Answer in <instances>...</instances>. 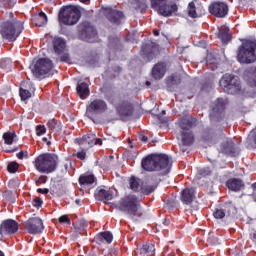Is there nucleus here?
Here are the masks:
<instances>
[{
	"label": "nucleus",
	"mask_w": 256,
	"mask_h": 256,
	"mask_svg": "<svg viewBox=\"0 0 256 256\" xmlns=\"http://www.w3.org/2000/svg\"><path fill=\"white\" fill-rule=\"evenodd\" d=\"M142 168L145 171H160L161 175H167L171 171L169 156L165 154H151L142 160Z\"/></svg>",
	"instance_id": "nucleus-1"
},
{
	"label": "nucleus",
	"mask_w": 256,
	"mask_h": 256,
	"mask_svg": "<svg viewBox=\"0 0 256 256\" xmlns=\"http://www.w3.org/2000/svg\"><path fill=\"white\" fill-rule=\"evenodd\" d=\"M57 165H59V156L53 153L40 154L34 161V166L39 173L46 175L55 172Z\"/></svg>",
	"instance_id": "nucleus-2"
},
{
	"label": "nucleus",
	"mask_w": 256,
	"mask_h": 256,
	"mask_svg": "<svg viewBox=\"0 0 256 256\" xmlns=\"http://www.w3.org/2000/svg\"><path fill=\"white\" fill-rule=\"evenodd\" d=\"M117 209L128 215L130 219H135L139 215V200L135 195L124 196L118 202Z\"/></svg>",
	"instance_id": "nucleus-3"
},
{
	"label": "nucleus",
	"mask_w": 256,
	"mask_h": 256,
	"mask_svg": "<svg viewBox=\"0 0 256 256\" xmlns=\"http://www.w3.org/2000/svg\"><path fill=\"white\" fill-rule=\"evenodd\" d=\"M23 31V24L21 22H4L0 25V33L4 39L8 41H16L17 37Z\"/></svg>",
	"instance_id": "nucleus-4"
},
{
	"label": "nucleus",
	"mask_w": 256,
	"mask_h": 256,
	"mask_svg": "<svg viewBox=\"0 0 256 256\" xmlns=\"http://www.w3.org/2000/svg\"><path fill=\"white\" fill-rule=\"evenodd\" d=\"M237 59L239 63H255L256 43L253 41H248L242 47H240Z\"/></svg>",
	"instance_id": "nucleus-5"
},
{
	"label": "nucleus",
	"mask_w": 256,
	"mask_h": 256,
	"mask_svg": "<svg viewBox=\"0 0 256 256\" xmlns=\"http://www.w3.org/2000/svg\"><path fill=\"white\" fill-rule=\"evenodd\" d=\"M220 87L225 93L234 95V93H239V91H241V82L239 81V77L225 74L220 79Z\"/></svg>",
	"instance_id": "nucleus-6"
},
{
	"label": "nucleus",
	"mask_w": 256,
	"mask_h": 256,
	"mask_svg": "<svg viewBox=\"0 0 256 256\" xmlns=\"http://www.w3.org/2000/svg\"><path fill=\"white\" fill-rule=\"evenodd\" d=\"M30 69L34 77L37 79H43L45 75H49V73H51V69H53V62L49 60V58H40L30 67Z\"/></svg>",
	"instance_id": "nucleus-7"
},
{
	"label": "nucleus",
	"mask_w": 256,
	"mask_h": 256,
	"mask_svg": "<svg viewBox=\"0 0 256 256\" xmlns=\"http://www.w3.org/2000/svg\"><path fill=\"white\" fill-rule=\"evenodd\" d=\"M151 5L163 17H169L173 13H177V4L175 3L166 4L165 0H151Z\"/></svg>",
	"instance_id": "nucleus-8"
},
{
	"label": "nucleus",
	"mask_w": 256,
	"mask_h": 256,
	"mask_svg": "<svg viewBox=\"0 0 256 256\" xmlns=\"http://www.w3.org/2000/svg\"><path fill=\"white\" fill-rule=\"evenodd\" d=\"M107 111V103L101 99L92 101L86 108V117L93 119V115H99Z\"/></svg>",
	"instance_id": "nucleus-9"
},
{
	"label": "nucleus",
	"mask_w": 256,
	"mask_h": 256,
	"mask_svg": "<svg viewBox=\"0 0 256 256\" xmlns=\"http://www.w3.org/2000/svg\"><path fill=\"white\" fill-rule=\"evenodd\" d=\"M24 227L30 235H39V233H43V229L45 226L43 225V220L39 217H33L28 219L24 223Z\"/></svg>",
	"instance_id": "nucleus-10"
},
{
	"label": "nucleus",
	"mask_w": 256,
	"mask_h": 256,
	"mask_svg": "<svg viewBox=\"0 0 256 256\" xmlns=\"http://www.w3.org/2000/svg\"><path fill=\"white\" fill-rule=\"evenodd\" d=\"M78 33L80 38L84 39V41H88L89 43H93L95 37H97V32L95 28L89 22H83L78 26Z\"/></svg>",
	"instance_id": "nucleus-11"
},
{
	"label": "nucleus",
	"mask_w": 256,
	"mask_h": 256,
	"mask_svg": "<svg viewBox=\"0 0 256 256\" xmlns=\"http://www.w3.org/2000/svg\"><path fill=\"white\" fill-rule=\"evenodd\" d=\"M81 19V11L76 6L65 7V24L75 25Z\"/></svg>",
	"instance_id": "nucleus-12"
},
{
	"label": "nucleus",
	"mask_w": 256,
	"mask_h": 256,
	"mask_svg": "<svg viewBox=\"0 0 256 256\" xmlns=\"http://www.w3.org/2000/svg\"><path fill=\"white\" fill-rule=\"evenodd\" d=\"M19 231V223L15 220H4L0 225V235L5 237L7 235H15Z\"/></svg>",
	"instance_id": "nucleus-13"
},
{
	"label": "nucleus",
	"mask_w": 256,
	"mask_h": 256,
	"mask_svg": "<svg viewBox=\"0 0 256 256\" xmlns=\"http://www.w3.org/2000/svg\"><path fill=\"white\" fill-rule=\"evenodd\" d=\"M209 11L215 17L223 18L229 13V6L223 2H215L209 6Z\"/></svg>",
	"instance_id": "nucleus-14"
},
{
	"label": "nucleus",
	"mask_w": 256,
	"mask_h": 256,
	"mask_svg": "<svg viewBox=\"0 0 256 256\" xmlns=\"http://www.w3.org/2000/svg\"><path fill=\"white\" fill-rule=\"evenodd\" d=\"M227 105V100L223 98H218L214 103L211 105V112L210 117L215 118L219 117L225 111V106Z\"/></svg>",
	"instance_id": "nucleus-15"
},
{
	"label": "nucleus",
	"mask_w": 256,
	"mask_h": 256,
	"mask_svg": "<svg viewBox=\"0 0 256 256\" xmlns=\"http://www.w3.org/2000/svg\"><path fill=\"white\" fill-rule=\"evenodd\" d=\"M220 151L222 153H226V155H231L232 157H235V155H239V151L235 147V143H233V140L226 139L223 141V143L220 145Z\"/></svg>",
	"instance_id": "nucleus-16"
},
{
	"label": "nucleus",
	"mask_w": 256,
	"mask_h": 256,
	"mask_svg": "<svg viewBox=\"0 0 256 256\" xmlns=\"http://www.w3.org/2000/svg\"><path fill=\"white\" fill-rule=\"evenodd\" d=\"M94 197L98 201H111L113 200V191L106 190L104 186H100L95 190Z\"/></svg>",
	"instance_id": "nucleus-17"
},
{
	"label": "nucleus",
	"mask_w": 256,
	"mask_h": 256,
	"mask_svg": "<svg viewBox=\"0 0 256 256\" xmlns=\"http://www.w3.org/2000/svg\"><path fill=\"white\" fill-rule=\"evenodd\" d=\"M52 43L54 52L61 57V61H65V40L61 37H55Z\"/></svg>",
	"instance_id": "nucleus-18"
},
{
	"label": "nucleus",
	"mask_w": 256,
	"mask_h": 256,
	"mask_svg": "<svg viewBox=\"0 0 256 256\" xmlns=\"http://www.w3.org/2000/svg\"><path fill=\"white\" fill-rule=\"evenodd\" d=\"M188 15L192 17V19H197V17H203L205 15V9L201 4L195 5V2H190L188 4Z\"/></svg>",
	"instance_id": "nucleus-19"
},
{
	"label": "nucleus",
	"mask_w": 256,
	"mask_h": 256,
	"mask_svg": "<svg viewBox=\"0 0 256 256\" xmlns=\"http://www.w3.org/2000/svg\"><path fill=\"white\" fill-rule=\"evenodd\" d=\"M79 183L80 185H84V187L91 189V187L97 186V178L92 174H84L80 176Z\"/></svg>",
	"instance_id": "nucleus-20"
},
{
	"label": "nucleus",
	"mask_w": 256,
	"mask_h": 256,
	"mask_svg": "<svg viewBox=\"0 0 256 256\" xmlns=\"http://www.w3.org/2000/svg\"><path fill=\"white\" fill-rule=\"evenodd\" d=\"M137 256H155V245L144 244L142 247L136 249Z\"/></svg>",
	"instance_id": "nucleus-21"
},
{
	"label": "nucleus",
	"mask_w": 256,
	"mask_h": 256,
	"mask_svg": "<svg viewBox=\"0 0 256 256\" xmlns=\"http://www.w3.org/2000/svg\"><path fill=\"white\" fill-rule=\"evenodd\" d=\"M231 211H235V206L232 203H227L224 208L216 209L213 213L215 219H223L226 213L231 215Z\"/></svg>",
	"instance_id": "nucleus-22"
},
{
	"label": "nucleus",
	"mask_w": 256,
	"mask_h": 256,
	"mask_svg": "<svg viewBox=\"0 0 256 256\" xmlns=\"http://www.w3.org/2000/svg\"><path fill=\"white\" fill-rule=\"evenodd\" d=\"M181 199L185 205L193 203L195 201V188H186L182 191Z\"/></svg>",
	"instance_id": "nucleus-23"
},
{
	"label": "nucleus",
	"mask_w": 256,
	"mask_h": 256,
	"mask_svg": "<svg viewBox=\"0 0 256 256\" xmlns=\"http://www.w3.org/2000/svg\"><path fill=\"white\" fill-rule=\"evenodd\" d=\"M166 71L167 66H165V63H158L152 69V77H154V79H163Z\"/></svg>",
	"instance_id": "nucleus-24"
},
{
	"label": "nucleus",
	"mask_w": 256,
	"mask_h": 256,
	"mask_svg": "<svg viewBox=\"0 0 256 256\" xmlns=\"http://www.w3.org/2000/svg\"><path fill=\"white\" fill-rule=\"evenodd\" d=\"M226 187H228L230 191H241L243 187H245V184H243L241 179L232 178L226 182Z\"/></svg>",
	"instance_id": "nucleus-25"
},
{
	"label": "nucleus",
	"mask_w": 256,
	"mask_h": 256,
	"mask_svg": "<svg viewBox=\"0 0 256 256\" xmlns=\"http://www.w3.org/2000/svg\"><path fill=\"white\" fill-rule=\"evenodd\" d=\"M58 23H59V33L65 35V6H62L58 12Z\"/></svg>",
	"instance_id": "nucleus-26"
},
{
	"label": "nucleus",
	"mask_w": 256,
	"mask_h": 256,
	"mask_svg": "<svg viewBox=\"0 0 256 256\" xmlns=\"http://www.w3.org/2000/svg\"><path fill=\"white\" fill-rule=\"evenodd\" d=\"M157 185H158L157 181L153 179H149L146 185L142 187V193H144V195H149L150 193H153V191L157 189Z\"/></svg>",
	"instance_id": "nucleus-27"
},
{
	"label": "nucleus",
	"mask_w": 256,
	"mask_h": 256,
	"mask_svg": "<svg viewBox=\"0 0 256 256\" xmlns=\"http://www.w3.org/2000/svg\"><path fill=\"white\" fill-rule=\"evenodd\" d=\"M77 93L80 99H87V97H89V85L85 82L78 84Z\"/></svg>",
	"instance_id": "nucleus-28"
},
{
	"label": "nucleus",
	"mask_w": 256,
	"mask_h": 256,
	"mask_svg": "<svg viewBox=\"0 0 256 256\" xmlns=\"http://www.w3.org/2000/svg\"><path fill=\"white\" fill-rule=\"evenodd\" d=\"M32 23L36 27H43V25H47V15L45 12H40L38 16L34 17Z\"/></svg>",
	"instance_id": "nucleus-29"
},
{
	"label": "nucleus",
	"mask_w": 256,
	"mask_h": 256,
	"mask_svg": "<svg viewBox=\"0 0 256 256\" xmlns=\"http://www.w3.org/2000/svg\"><path fill=\"white\" fill-rule=\"evenodd\" d=\"M218 39L222 41V43H229L231 39V33H229V29L227 27H222L218 32Z\"/></svg>",
	"instance_id": "nucleus-30"
},
{
	"label": "nucleus",
	"mask_w": 256,
	"mask_h": 256,
	"mask_svg": "<svg viewBox=\"0 0 256 256\" xmlns=\"http://www.w3.org/2000/svg\"><path fill=\"white\" fill-rule=\"evenodd\" d=\"M75 143H78V145H80L84 150H87L95 145V142H89V137L87 136H83L81 139H76Z\"/></svg>",
	"instance_id": "nucleus-31"
},
{
	"label": "nucleus",
	"mask_w": 256,
	"mask_h": 256,
	"mask_svg": "<svg viewBox=\"0 0 256 256\" xmlns=\"http://www.w3.org/2000/svg\"><path fill=\"white\" fill-rule=\"evenodd\" d=\"M117 111H118L119 115H121L122 117H129L133 113L131 105H129V104H124L122 106H118Z\"/></svg>",
	"instance_id": "nucleus-32"
},
{
	"label": "nucleus",
	"mask_w": 256,
	"mask_h": 256,
	"mask_svg": "<svg viewBox=\"0 0 256 256\" xmlns=\"http://www.w3.org/2000/svg\"><path fill=\"white\" fill-rule=\"evenodd\" d=\"M178 125L180 128H182L184 132L189 131V129L193 127V120H190L188 118H182L178 121Z\"/></svg>",
	"instance_id": "nucleus-33"
},
{
	"label": "nucleus",
	"mask_w": 256,
	"mask_h": 256,
	"mask_svg": "<svg viewBox=\"0 0 256 256\" xmlns=\"http://www.w3.org/2000/svg\"><path fill=\"white\" fill-rule=\"evenodd\" d=\"M193 141H194L193 134L189 130L182 132L183 145H187V146L193 145Z\"/></svg>",
	"instance_id": "nucleus-34"
},
{
	"label": "nucleus",
	"mask_w": 256,
	"mask_h": 256,
	"mask_svg": "<svg viewBox=\"0 0 256 256\" xmlns=\"http://www.w3.org/2000/svg\"><path fill=\"white\" fill-rule=\"evenodd\" d=\"M17 134L15 132H6L3 134V140L6 145H13Z\"/></svg>",
	"instance_id": "nucleus-35"
},
{
	"label": "nucleus",
	"mask_w": 256,
	"mask_h": 256,
	"mask_svg": "<svg viewBox=\"0 0 256 256\" xmlns=\"http://www.w3.org/2000/svg\"><path fill=\"white\" fill-rule=\"evenodd\" d=\"M47 127L51 131L59 132L61 131V122H58L56 119H50L47 123Z\"/></svg>",
	"instance_id": "nucleus-36"
},
{
	"label": "nucleus",
	"mask_w": 256,
	"mask_h": 256,
	"mask_svg": "<svg viewBox=\"0 0 256 256\" xmlns=\"http://www.w3.org/2000/svg\"><path fill=\"white\" fill-rule=\"evenodd\" d=\"M98 239H100V241H106V243H112L113 234H111V232H102L98 235Z\"/></svg>",
	"instance_id": "nucleus-37"
},
{
	"label": "nucleus",
	"mask_w": 256,
	"mask_h": 256,
	"mask_svg": "<svg viewBox=\"0 0 256 256\" xmlns=\"http://www.w3.org/2000/svg\"><path fill=\"white\" fill-rule=\"evenodd\" d=\"M123 18V12H119L117 10H110V19L114 21V23H117L119 19Z\"/></svg>",
	"instance_id": "nucleus-38"
},
{
	"label": "nucleus",
	"mask_w": 256,
	"mask_h": 256,
	"mask_svg": "<svg viewBox=\"0 0 256 256\" xmlns=\"http://www.w3.org/2000/svg\"><path fill=\"white\" fill-rule=\"evenodd\" d=\"M20 97L22 101H27V99H31V92L27 89L20 88Z\"/></svg>",
	"instance_id": "nucleus-39"
},
{
	"label": "nucleus",
	"mask_w": 256,
	"mask_h": 256,
	"mask_svg": "<svg viewBox=\"0 0 256 256\" xmlns=\"http://www.w3.org/2000/svg\"><path fill=\"white\" fill-rule=\"evenodd\" d=\"M7 169L9 173H16V171L19 169V164H17V162H12L8 164Z\"/></svg>",
	"instance_id": "nucleus-40"
},
{
	"label": "nucleus",
	"mask_w": 256,
	"mask_h": 256,
	"mask_svg": "<svg viewBox=\"0 0 256 256\" xmlns=\"http://www.w3.org/2000/svg\"><path fill=\"white\" fill-rule=\"evenodd\" d=\"M130 189L132 191H139V182L135 178L130 179Z\"/></svg>",
	"instance_id": "nucleus-41"
},
{
	"label": "nucleus",
	"mask_w": 256,
	"mask_h": 256,
	"mask_svg": "<svg viewBox=\"0 0 256 256\" xmlns=\"http://www.w3.org/2000/svg\"><path fill=\"white\" fill-rule=\"evenodd\" d=\"M47 131V129L45 128V126H37L36 127V135H38V137H41V135H44V133Z\"/></svg>",
	"instance_id": "nucleus-42"
},
{
	"label": "nucleus",
	"mask_w": 256,
	"mask_h": 256,
	"mask_svg": "<svg viewBox=\"0 0 256 256\" xmlns=\"http://www.w3.org/2000/svg\"><path fill=\"white\" fill-rule=\"evenodd\" d=\"M7 65H11L10 59H2L0 61V67H2V69H7Z\"/></svg>",
	"instance_id": "nucleus-43"
},
{
	"label": "nucleus",
	"mask_w": 256,
	"mask_h": 256,
	"mask_svg": "<svg viewBox=\"0 0 256 256\" xmlns=\"http://www.w3.org/2000/svg\"><path fill=\"white\" fill-rule=\"evenodd\" d=\"M18 159H28L29 158V152L27 151H20L17 154Z\"/></svg>",
	"instance_id": "nucleus-44"
},
{
	"label": "nucleus",
	"mask_w": 256,
	"mask_h": 256,
	"mask_svg": "<svg viewBox=\"0 0 256 256\" xmlns=\"http://www.w3.org/2000/svg\"><path fill=\"white\" fill-rule=\"evenodd\" d=\"M208 241L212 245H217V243H219V239H217V237L213 236V234H209Z\"/></svg>",
	"instance_id": "nucleus-45"
},
{
	"label": "nucleus",
	"mask_w": 256,
	"mask_h": 256,
	"mask_svg": "<svg viewBox=\"0 0 256 256\" xmlns=\"http://www.w3.org/2000/svg\"><path fill=\"white\" fill-rule=\"evenodd\" d=\"M86 151H87V150L82 149V151H81V152H78V153H77V157H78V159H81V160L85 159V157H87V153H86Z\"/></svg>",
	"instance_id": "nucleus-46"
},
{
	"label": "nucleus",
	"mask_w": 256,
	"mask_h": 256,
	"mask_svg": "<svg viewBox=\"0 0 256 256\" xmlns=\"http://www.w3.org/2000/svg\"><path fill=\"white\" fill-rule=\"evenodd\" d=\"M37 193H42V195H47V193H49V189H47V188H38Z\"/></svg>",
	"instance_id": "nucleus-47"
},
{
	"label": "nucleus",
	"mask_w": 256,
	"mask_h": 256,
	"mask_svg": "<svg viewBox=\"0 0 256 256\" xmlns=\"http://www.w3.org/2000/svg\"><path fill=\"white\" fill-rule=\"evenodd\" d=\"M41 205H43V202L41 201L40 198H36L34 200V207H41Z\"/></svg>",
	"instance_id": "nucleus-48"
},
{
	"label": "nucleus",
	"mask_w": 256,
	"mask_h": 256,
	"mask_svg": "<svg viewBox=\"0 0 256 256\" xmlns=\"http://www.w3.org/2000/svg\"><path fill=\"white\" fill-rule=\"evenodd\" d=\"M66 161H67V163H68L69 166H67V164H66L65 169H70L71 171H74V169H73V163L71 162V160H66Z\"/></svg>",
	"instance_id": "nucleus-49"
},
{
	"label": "nucleus",
	"mask_w": 256,
	"mask_h": 256,
	"mask_svg": "<svg viewBox=\"0 0 256 256\" xmlns=\"http://www.w3.org/2000/svg\"><path fill=\"white\" fill-rule=\"evenodd\" d=\"M86 137L89 138V143H95V134H90Z\"/></svg>",
	"instance_id": "nucleus-50"
},
{
	"label": "nucleus",
	"mask_w": 256,
	"mask_h": 256,
	"mask_svg": "<svg viewBox=\"0 0 256 256\" xmlns=\"http://www.w3.org/2000/svg\"><path fill=\"white\" fill-rule=\"evenodd\" d=\"M38 181L39 183H47V176H40Z\"/></svg>",
	"instance_id": "nucleus-51"
},
{
	"label": "nucleus",
	"mask_w": 256,
	"mask_h": 256,
	"mask_svg": "<svg viewBox=\"0 0 256 256\" xmlns=\"http://www.w3.org/2000/svg\"><path fill=\"white\" fill-rule=\"evenodd\" d=\"M94 145H103V140H101L99 138L94 140Z\"/></svg>",
	"instance_id": "nucleus-52"
},
{
	"label": "nucleus",
	"mask_w": 256,
	"mask_h": 256,
	"mask_svg": "<svg viewBox=\"0 0 256 256\" xmlns=\"http://www.w3.org/2000/svg\"><path fill=\"white\" fill-rule=\"evenodd\" d=\"M59 223H65V215L59 217Z\"/></svg>",
	"instance_id": "nucleus-53"
},
{
	"label": "nucleus",
	"mask_w": 256,
	"mask_h": 256,
	"mask_svg": "<svg viewBox=\"0 0 256 256\" xmlns=\"http://www.w3.org/2000/svg\"><path fill=\"white\" fill-rule=\"evenodd\" d=\"M66 225H71V220H69V216H65Z\"/></svg>",
	"instance_id": "nucleus-54"
},
{
	"label": "nucleus",
	"mask_w": 256,
	"mask_h": 256,
	"mask_svg": "<svg viewBox=\"0 0 256 256\" xmlns=\"http://www.w3.org/2000/svg\"><path fill=\"white\" fill-rule=\"evenodd\" d=\"M147 136H141V141H143L144 143H147Z\"/></svg>",
	"instance_id": "nucleus-55"
},
{
	"label": "nucleus",
	"mask_w": 256,
	"mask_h": 256,
	"mask_svg": "<svg viewBox=\"0 0 256 256\" xmlns=\"http://www.w3.org/2000/svg\"><path fill=\"white\" fill-rule=\"evenodd\" d=\"M74 203L80 207V205H81V200L76 199V200L74 201Z\"/></svg>",
	"instance_id": "nucleus-56"
},
{
	"label": "nucleus",
	"mask_w": 256,
	"mask_h": 256,
	"mask_svg": "<svg viewBox=\"0 0 256 256\" xmlns=\"http://www.w3.org/2000/svg\"><path fill=\"white\" fill-rule=\"evenodd\" d=\"M153 34L155 35V37L159 36L158 30H154V31H153Z\"/></svg>",
	"instance_id": "nucleus-57"
},
{
	"label": "nucleus",
	"mask_w": 256,
	"mask_h": 256,
	"mask_svg": "<svg viewBox=\"0 0 256 256\" xmlns=\"http://www.w3.org/2000/svg\"><path fill=\"white\" fill-rule=\"evenodd\" d=\"M72 239H77V232H75V235L72 236Z\"/></svg>",
	"instance_id": "nucleus-58"
},
{
	"label": "nucleus",
	"mask_w": 256,
	"mask_h": 256,
	"mask_svg": "<svg viewBox=\"0 0 256 256\" xmlns=\"http://www.w3.org/2000/svg\"><path fill=\"white\" fill-rule=\"evenodd\" d=\"M0 256H5V253H3V251L0 250Z\"/></svg>",
	"instance_id": "nucleus-59"
},
{
	"label": "nucleus",
	"mask_w": 256,
	"mask_h": 256,
	"mask_svg": "<svg viewBox=\"0 0 256 256\" xmlns=\"http://www.w3.org/2000/svg\"><path fill=\"white\" fill-rule=\"evenodd\" d=\"M165 11H171V8L165 7Z\"/></svg>",
	"instance_id": "nucleus-60"
},
{
	"label": "nucleus",
	"mask_w": 256,
	"mask_h": 256,
	"mask_svg": "<svg viewBox=\"0 0 256 256\" xmlns=\"http://www.w3.org/2000/svg\"><path fill=\"white\" fill-rule=\"evenodd\" d=\"M253 239H254V241H256V234L255 233L253 234Z\"/></svg>",
	"instance_id": "nucleus-61"
},
{
	"label": "nucleus",
	"mask_w": 256,
	"mask_h": 256,
	"mask_svg": "<svg viewBox=\"0 0 256 256\" xmlns=\"http://www.w3.org/2000/svg\"><path fill=\"white\" fill-rule=\"evenodd\" d=\"M82 3H85V2H87V1H89V0H80Z\"/></svg>",
	"instance_id": "nucleus-62"
},
{
	"label": "nucleus",
	"mask_w": 256,
	"mask_h": 256,
	"mask_svg": "<svg viewBox=\"0 0 256 256\" xmlns=\"http://www.w3.org/2000/svg\"><path fill=\"white\" fill-rule=\"evenodd\" d=\"M146 85H151V82L147 81V82H146Z\"/></svg>",
	"instance_id": "nucleus-63"
},
{
	"label": "nucleus",
	"mask_w": 256,
	"mask_h": 256,
	"mask_svg": "<svg viewBox=\"0 0 256 256\" xmlns=\"http://www.w3.org/2000/svg\"><path fill=\"white\" fill-rule=\"evenodd\" d=\"M251 86L253 87V86H256V82L254 83V84H251Z\"/></svg>",
	"instance_id": "nucleus-64"
}]
</instances>
